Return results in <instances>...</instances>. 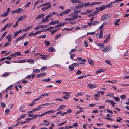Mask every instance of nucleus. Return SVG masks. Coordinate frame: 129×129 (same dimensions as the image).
I'll return each mask as SVG.
<instances>
[{"label":"nucleus","mask_w":129,"mask_h":129,"mask_svg":"<svg viewBox=\"0 0 129 129\" xmlns=\"http://www.w3.org/2000/svg\"><path fill=\"white\" fill-rule=\"evenodd\" d=\"M110 17L109 15L107 14H104L101 18V20L102 21H105L107 20V19Z\"/></svg>","instance_id":"nucleus-1"},{"label":"nucleus","mask_w":129,"mask_h":129,"mask_svg":"<svg viewBox=\"0 0 129 129\" xmlns=\"http://www.w3.org/2000/svg\"><path fill=\"white\" fill-rule=\"evenodd\" d=\"M112 46H107L105 47L103 50V51L104 52H110L111 50Z\"/></svg>","instance_id":"nucleus-2"},{"label":"nucleus","mask_w":129,"mask_h":129,"mask_svg":"<svg viewBox=\"0 0 129 129\" xmlns=\"http://www.w3.org/2000/svg\"><path fill=\"white\" fill-rule=\"evenodd\" d=\"M88 87L90 88L91 89L96 88L98 86L97 85L93 84H87Z\"/></svg>","instance_id":"nucleus-3"},{"label":"nucleus","mask_w":129,"mask_h":129,"mask_svg":"<svg viewBox=\"0 0 129 129\" xmlns=\"http://www.w3.org/2000/svg\"><path fill=\"white\" fill-rule=\"evenodd\" d=\"M80 5L82 8L83 7H85V8H86L87 7L89 6V2L83 3L81 4Z\"/></svg>","instance_id":"nucleus-4"},{"label":"nucleus","mask_w":129,"mask_h":129,"mask_svg":"<svg viewBox=\"0 0 129 129\" xmlns=\"http://www.w3.org/2000/svg\"><path fill=\"white\" fill-rule=\"evenodd\" d=\"M96 44L99 46L100 49L103 48L104 47V45L103 43H96Z\"/></svg>","instance_id":"nucleus-5"},{"label":"nucleus","mask_w":129,"mask_h":129,"mask_svg":"<svg viewBox=\"0 0 129 129\" xmlns=\"http://www.w3.org/2000/svg\"><path fill=\"white\" fill-rule=\"evenodd\" d=\"M46 73H41L40 74H38L36 75V77L37 78H40L42 76H45L46 75Z\"/></svg>","instance_id":"nucleus-6"},{"label":"nucleus","mask_w":129,"mask_h":129,"mask_svg":"<svg viewBox=\"0 0 129 129\" xmlns=\"http://www.w3.org/2000/svg\"><path fill=\"white\" fill-rule=\"evenodd\" d=\"M49 21L48 18H47V17L45 18H42L41 21L40 22V23H42L43 22H46Z\"/></svg>","instance_id":"nucleus-7"},{"label":"nucleus","mask_w":129,"mask_h":129,"mask_svg":"<svg viewBox=\"0 0 129 129\" xmlns=\"http://www.w3.org/2000/svg\"><path fill=\"white\" fill-rule=\"evenodd\" d=\"M21 33L22 29H20L18 31H16L14 33V36L13 37V38L15 37L18 35L19 33Z\"/></svg>","instance_id":"nucleus-8"},{"label":"nucleus","mask_w":129,"mask_h":129,"mask_svg":"<svg viewBox=\"0 0 129 129\" xmlns=\"http://www.w3.org/2000/svg\"><path fill=\"white\" fill-rule=\"evenodd\" d=\"M106 8V7L105 6L102 5L100 7L96 8V9L98 10L99 11H101L102 10H104Z\"/></svg>","instance_id":"nucleus-9"},{"label":"nucleus","mask_w":129,"mask_h":129,"mask_svg":"<svg viewBox=\"0 0 129 129\" xmlns=\"http://www.w3.org/2000/svg\"><path fill=\"white\" fill-rule=\"evenodd\" d=\"M23 11V10L21 8H19L15 11H13L14 13H20Z\"/></svg>","instance_id":"nucleus-10"},{"label":"nucleus","mask_w":129,"mask_h":129,"mask_svg":"<svg viewBox=\"0 0 129 129\" xmlns=\"http://www.w3.org/2000/svg\"><path fill=\"white\" fill-rule=\"evenodd\" d=\"M26 17V16L25 15L21 16L18 20L17 21H21L22 19L25 18Z\"/></svg>","instance_id":"nucleus-11"},{"label":"nucleus","mask_w":129,"mask_h":129,"mask_svg":"<svg viewBox=\"0 0 129 129\" xmlns=\"http://www.w3.org/2000/svg\"><path fill=\"white\" fill-rule=\"evenodd\" d=\"M51 6V5L50 4L48 6L46 7H45L42 8V11H45L46 10L50 8Z\"/></svg>","instance_id":"nucleus-12"},{"label":"nucleus","mask_w":129,"mask_h":129,"mask_svg":"<svg viewBox=\"0 0 129 129\" xmlns=\"http://www.w3.org/2000/svg\"><path fill=\"white\" fill-rule=\"evenodd\" d=\"M106 116L107 118V117H104V118L106 119H108L109 120H112V119L109 118H111L112 117V115L110 114H107L106 115Z\"/></svg>","instance_id":"nucleus-13"},{"label":"nucleus","mask_w":129,"mask_h":129,"mask_svg":"<svg viewBox=\"0 0 129 129\" xmlns=\"http://www.w3.org/2000/svg\"><path fill=\"white\" fill-rule=\"evenodd\" d=\"M70 1L74 4L80 3H82V2L80 1L79 0H71Z\"/></svg>","instance_id":"nucleus-14"},{"label":"nucleus","mask_w":129,"mask_h":129,"mask_svg":"<svg viewBox=\"0 0 129 129\" xmlns=\"http://www.w3.org/2000/svg\"><path fill=\"white\" fill-rule=\"evenodd\" d=\"M70 94H67L61 97V98H62L65 100H67L70 98Z\"/></svg>","instance_id":"nucleus-15"},{"label":"nucleus","mask_w":129,"mask_h":129,"mask_svg":"<svg viewBox=\"0 0 129 129\" xmlns=\"http://www.w3.org/2000/svg\"><path fill=\"white\" fill-rule=\"evenodd\" d=\"M59 22V20H56L54 22L51 21L49 24V25H54L57 23Z\"/></svg>","instance_id":"nucleus-16"},{"label":"nucleus","mask_w":129,"mask_h":129,"mask_svg":"<svg viewBox=\"0 0 129 129\" xmlns=\"http://www.w3.org/2000/svg\"><path fill=\"white\" fill-rule=\"evenodd\" d=\"M55 50L52 47H49L48 49V51L50 52H55Z\"/></svg>","instance_id":"nucleus-17"},{"label":"nucleus","mask_w":129,"mask_h":129,"mask_svg":"<svg viewBox=\"0 0 129 129\" xmlns=\"http://www.w3.org/2000/svg\"><path fill=\"white\" fill-rule=\"evenodd\" d=\"M12 34H10L8 35L7 37L6 38L8 40V42H10L11 40V36Z\"/></svg>","instance_id":"nucleus-18"},{"label":"nucleus","mask_w":129,"mask_h":129,"mask_svg":"<svg viewBox=\"0 0 129 129\" xmlns=\"http://www.w3.org/2000/svg\"><path fill=\"white\" fill-rule=\"evenodd\" d=\"M33 25H31L27 27H26L25 29L22 30V31H26L28 30L29 29L32 28L33 27Z\"/></svg>","instance_id":"nucleus-19"},{"label":"nucleus","mask_w":129,"mask_h":129,"mask_svg":"<svg viewBox=\"0 0 129 129\" xmlns=\"http://www.w3.org/2000/svg\"><path fill=\"white\" fill-rule=\"evenodd\" d=\"M66 106L63 105H61L57 109V111L61 110L64 108Z\"/></svg>","instance_id":"nucleus-20"},{"label":"nucleus","mask_w":129,"mask_h":129,"mask_svg":"<svg viewBox=\"0 0 129 129\" xmlns=\"http://www.w3.org/2000/svg\"><path fill=\"white\" fill-rule=\"evenodd\" d=\"M59 29V28H58L54 30H50V31L51 32V35H53L55 32L57 31Z\"/></svg>","instance_id":"nucleus-21"},{"label":"nucleus","mask_w":129,"mask_h":129,"mask_svg":"<svg viewBox=\"0 0 129 129\" xmlns=\"http://www.w3.org/2000/svg\"><path fill=\"white\" fill-rule=\"evenodd\" d=\"M87 60L88 63L92 66H93L94 65V63L92 60L90 59H88Z\"/></svg>","instance_id":"nucleus-22"},{"label":"nucleus","mask_w":129,"mask_h":129,"mask_svg":"<svg viewBox=\"0 0 129 129\" xmlns=\"http://www.w3.org/2000/svg\"><path fill=\"white\" fill-rule=\"evenodd\" d=\"M101 3H102V2H95L91 3L90 4V3L89 2V6H91L93 5L99 4Z\"/></svg>","instance_id":"nucleus-23"},{"label":"nucleus","mask_w":129,"mask_h":129,"mask_svg":"<svg viewBox=\"0 0 129 129\" xmlns=\"http://www.w3.org/2000/svg\"><path fill=\"white\" fill-rule=\"evenodd\" d=\"M84 93L83 92H81L78 93H77L76 94L75 96L76 97H77L78 96H81L83 94H84Z\"/></svg>","instance_id":"nucleus-24"},{"label":"nucleus","mask_w":129,"mask_h":129,"mask_svg":"<svg viewBox=\"0 0 129 129\" xmlns=\"http://www.w3.org/2000/svg\"><path fill=\"white\" fill-rule=\"evenodd\" d=\"M51 79L49 78H47L46 79H43L42 80V81L43 82H49L51 81Z\"/></svg>","instance_id":"nucleus-25"},{"label":"nucleus","mask_w":129,"mask_h":129,"mask_svg":"<svg viewBox=\"0 0 129 129\" xmlns=\"http://www.w3.org/2000/svg\"><path fill=\"white\" fill-rule=\"evenodd\" d=\"M44 43L45 45L46 46H49L50 44V42L48 41H45L44 42Z\"/></svg>","instance_id":"nucleus-26"},{"label":"nucleus","mask_w":129,"mask_h":129,"mask_svg":"<svg viewBox=\"0 0 129 129\" xmlns=\"http://www.w3.org/2000/svg\"><path fill=\"white\" fill-rule=\"evenodd\" d=\"M44 14L39 15L36 17V19H38L42 17H44Z\"/></svg>","instance_id":"nucleus-27"},{"label":"nucleus","mask_w":129,"mask_h":129,"mask_svg":"<svg viewBox=\"0 0 129 129\" xmlns=\"http://www.w3.org/2000/svg\"><path fill=\"white\" fill-rule=\"evenodd\" d=\"M69 69L70 71H73L74 69V67L72 64L69 66Z\"/></svg>","instance_id":"nucleus-28"},{"label":"nucleus","mask_w":129,"mask_h":129,"mask_svg":"<svg viewBox=\"0 0 129 129\" xmlns=\"http://www.w3.org/2000/svg\"><path fill=\"white\" fill-rule=\"evenodd\" d=\"M113 3H113V2H111L109 4L106 5V6L107 8H110L112 6Z\"/></svg>","instance_id":"nucleus-29"},{"label":"nucleus","mask_w":129,"mask_h":129,"mask_svg":"<svg viewBox=\"0 0 129 129\" xmlns=\"http://www.w3.org/2000/svg\"><path fill=\"white\" fill-rule=\"evenodd\" d=\"M82 8L80 4L77 5L76 7L75 8V9H79Z\"/></svg>","instance_id":"nucleus-30"},{"label":"nucleus","mask_w":129,"mask_h":129,"mask_svg":"<svg viewBox=\"0 0 129 129\" xmlns=\"http://www.w3.org/2000/svg\"><path fill=\"white\" fill-rule=\"evenodd\" d=\"M54 103H46L44 104H43L42 105H40L39 106H47L48 105H51L52 104H54Z\"/></svg>","instance_id":"nucleus-31"},{"label":"nucleus","mask_w":129,"mask_h":129,"mask_svg":"<svg viewBox=\"0 0 129 129\" xmlns=\"http://www.w3.org/2000/svg\"><path fill=\"white\" fill-rule=\"evenodd\" d=\"M26 36V34L25 33L23 35H22L21 37H19V38L20 40H23L24 37H25V36Z\"/></svg>","instance_id":"nucleus-32"},{"label":"nucleus","mask_w":129,"mask_h":129,"mask_svg":"<svg viewBox=\"0 0 129 129\" xmlns=\"http://www.w3.org/2000/svg\"><path fill=\"white\" fill-rule=\"evenodd\" d=\"M64 20L65 21H73L72 18H67L65 19Z\"/></svg>","instance_id":"nucleus-33"},{"label":"nucleus","mask_w":129,"mask_h":129,"mask_svg":"<svg viewBox=\"0 0 129 129\" xmlns=\"http://www.w3.org/2000/svg\"><path fill=\"white\" fill-rule=\"evenodd\" d=\"M93 11L92 10H89L88 9H87L86 10V11L87 14L90 13L92 12Z\"/></svg>","instance_id":"nucleus-34"},{"label":"nucleus","mask_w":129,"mask_h":129,"mask_svg":"<svg viewBox=\"0 0 129 129\" xmlns=\"http://www.w3.org/2000/svg\"><path fill=\"white\" fill-rule=\"evenodd\" d=\"M71 11V10L70 9H67L64 11L65 14H68Z\"/></svg>","instance_id":"nucleus-35"},{"label":"nucleus","mask_w":129,"mask_h":129,"mask_svg":"<svg viewBox=\"0 0 129 129\" xmlns=\"http://www.w3.org/2000/svg\"><path fill=\"white\" fill-rule=\"evenodd\" d=\"M104 71L102 70V69H100L99 70H98V71H96L95 72V73L96 74H97L98 73H101L103 72H104Z\"/></svg>","instance_id":"nucleus-36"},{"label":"nucleus","mask_w":129,"mask_h":129,"mask_svg":"<svg viewBox=\"0 0 129 129\" xmlns=\"http://www.w3.org/2000/svg\"><path fill=\"white\" fill-rule=\"evenodd\" d=\"M44 32V31H42V30H39L38 31H36L35 33H34V36H36L37 34L40 33L41 32Z\"/></svg>","instance_id":"nucleus-37"},{"label":"nucleus","mask_w":129,"mask_h":129,"mask_svg":"<svg viewBox=\"0 0 129 129\" xmlns=\"http://www.w3.org/2000/svg\"><path fill=\"white\" fill-rule=\"evenodd\" d=\"M10 74V73H6L5 74H4L3 75H2V77H7Z\"/></svg>","instance_id":"nucleus-38"},{"label":"nucleus","mask_w":129,"mask_h":129,"mask_svg":"<svg viewBox=\"0 0 129 129\" xmlns=\"http://www.w3.org/2000/svg\"><path fill=\"white\" fill-rule=\"evenodd\" d=\"M82 74V72L81 71L78 70L76 73V74L77 75H79Z\"/></svg>","instance_id":"nucleus-39"},{"label":"nucleus","mask_w":129,"mask_h":129,"mask_svg":"<svg viewBox=\"0 0 129 129\" xmlns=\"http://www.w3.org/2000/svg\"><path fill=\"white\" fill-rule=\"evenodd\" d=\"M105 62L106 63H107V64H109V65H112V64H111V62L109 60H105Z\"/></svg>","instance_id":"nucleus-40"},{"label":"nucleus","mask_w":129,"mask_h":129,"mask_svg":"<svg viewBox=\"0 0 129 129\" xmlns=\"http://www.w3.org/2000/svg\"><path fill=\"white\" fill-rule=\"evenodd\" d=\"M114 99L116 101H118L120 100V99L119 97H114Z\"/></svg>","instance_id":"nucleus-41"},{"label":"nucleus","mask_w":129,"mask_h":129,"mask_svg":"<svg viewBox=\"0 0 129 129\" xmlns=\"http://www.w3.org/2000/svg\"><path fill=\"white\" fill-rule=\"evenodd\" d=\"M27 61L29 63H34V61L33 59H29L27 60Z\"/></svg>","instance_id":"nucleus-42"},{"label":"nucleus","mask_w":129,"mask_h":129,"mask_svg":"<svg viewBox=\"0 0 129 129\" xmlns=\"http://www.w3.org/2000/svg\"><path fill=\"white\" fill-rule=\"evenodd\" d=\"M49 95V93H45L43 94H42L40 96H41V98L42 97H43V96H48V95Z\"/></svg>","instance_id":"nucleus-43"},{"label":"nucleus","mask_w":129,"mask_h":129,"mask_svg":"<svg viewBox=\"0 0 129 129\" xmlns=\"http://www.w3.org/2000/svg\"><path fill=\"white\" fill-rule=\"evenodd\" d=\"M10 112V110L9 109H7L5 110V112L6 113V115H8V113Z\"/></svg>","instance_id":"nucleus-44"},{"label":"nucleus","mask_w":129,"mask_h":129,"mask_svg":"<svg viewBox=\"0 0 129 129\" xmlns=\"http://www.w3.org/2000/svg\"><path fill=\"white\" fill-rule=\"evenodd\" d=\"M15 54L20 56H21L22 55L21 54V52H16L15 53Z\"/></svg>","instance_id":"nucleus-45"},{"label":"nucleus","mask_w":129,"mask_h":129,"mask_svg":"<svg viewBox=\"0 0 129 129\" xmlns=\"http://www.w3.org/2000/svg\"><path fill=\"white\" fill-rule=\"evenodd\" d=\"M106 24V23H104L103 24H102L101 26L99 28L100 29H102V28H103V26H104V25H105Z\"/></svg>","instance_id":"nucleus-46"},{"label":"nucleus","mask_w":129,"mask_h":129,"mask_svg":"<svg viewBox=\"0 0 129 129\" xmlns=\"http://www.w3.org/2000/svg\"><path fill=\"white\" fill-rule=\"evenodd\" d=\"M126 96L125 95H122L120 96V97L122 99H124L126 98Z\"/></svg>","instance_id":"nucleus-47"},{"label":"nucleus","mask_w":129,"mask_h":129,"mask_svg":"<svg viewBox=\"0 0 129 129\" xmlns=\"http://www.w3.org/2000/svg\"><path fill=\"white\" fill-rule=\"evenodd\" d=\"M12 88V85H11L9 86L8 87L6 90H9L11 89Z\"/></svg>","instance_id":"nucleus-48"},{"label":"nucleus","mask_w":129,"mask_h":129,"mask_svg":"<svg viewBox=\"0 0 129 129\" xmlns=\"http://www.w3.org/2000/svg\"><path fill=\"white\" fill-rule=\"evenodd\" d=\"M72 65L73 66V67H76L77 66H79V65L77 63H73L72 64Z\"/></svg>","instance_id":"nucleus-49"},{"label":"nucleus","mask_w":129,"mask_h":129,"mask_svg":"<svg viewBox=\"0 0 129 129\" xmlns=\"http://www.w3.org/2000/svg\"><path fill=\"white\" fill-rule=\"evenodd\" d=\"M18 24V22L17 21H16V24L15 25L13 24V26L14 28H15L17 27Z\"/></svg>","instance_id":"nucleus-50"},{"label":"nucleus","mask_w":129,"mask_h":129,"mask_svg":"<svg viewBox=\"0 0 129 129\" xmlns=\"http://www.w3.org/2000/svg\"><path fill=\"white\" fill-rule=\"evenodd\" d=\"M84 46L85 47H87L88 46V45L86 40H85L84 41Z\"/></svg>","instance_id":"nucleus-51"},{"label":"nucleus","mask_w":129,"mask_h":129,"mask_svg":"<svg viewBox=\"0 0 129 129\" xmlns=\"http://www.w3.org/2000/svg\"><path fill=\"white\" fill-rule=\"evenodd\" d=\"M46 35H42V36H39L38 37H37L38 38H46Z\"/></svg>","instance_id":"nucleus-52"},{"label":"nucleus","mask_w":129,"mask_h":129,"mask_svg":"<svg viewBox=\"0 0 129 129\" xmlns=\"http://www.w3.org/2000/svg\"><path fill=\"white\" fill-rule=\"evenodd\" d=\"M31 3L30 2H29L27 3L25 5V7H28L30 5Z\"/></svg>","instance_id":"nucleus-53"},{"label":"nucleus","mask_w":129,"mask_h":129,"mask_svg":"<svg viewBox=\"0 0 129 129\" xmlns=\"http://www.w3.org/2000/svg\"><path fill=\"white\" fill-rule=\"evenodd\" d=\"M61 35L60 34H59L55 36V38L56 39H57L60 37Z\"/></svg>","instance_id":"nucleus-54"},{"label":"nucleus","mask_w":129,"mask_h":129,"mask_svg":"<svg viewBox=\"0 0 129 129\" xmlns=\"http://www.w3.org/2000/svg\"><path fill=\"white\" fill-rule=\"evenodd\" d=\"M25 107H24V106H23V105H22V106L20 108V111L22 112H24L25 111H23V110H22V109Z\"/></svg>","instance_id":"nucleus-55"},{"label":"nucleus","mask_w":129,"mask_h":129,"mask_svg":"<svg viewBox=\"0 0 129 129\" xmlns=\"http://www.w3.org/2000/svg\"><path fill=\"white\" fill-rule=\"evenodd\" d=\"M50 4V2H47L45 3L42 4V6H46L48 5L49 4Z\"/></svg>","instance_id":"nucleus-56"},{"label":"nucleus","mask_w":129,"mask_h":129,"mask_svg":"<svg viewBox=\"0 0 129 129\" xmlns=\"http://www.w3.org/2000/svg\"><path fill=\"white\" fill-rule=\"evenodd\" d=\"M7 32L6 31L2 35V37L1 38H1V39L2 40V39L4 37L6 36V34L7 33Z\"/></svg>","instance_id":"nucleus-57"},{"label":"nucleus","mask_w":129,"mask_h":129,"mask_svg":"<svg viewBox=\"0 0 129 129\" xmlns=\"http://www.w3.org/2000/svg\"><path fill=\"white\" fill-rule=\"evenodd\" d=\"M1 105L3 108H5L6 106V105L4 102H2L1 104Z\"/></svg>","instance_id":"nucleus-58"},{"label":"nucleus","mask_w":129,"mask_h":129,"mask_svg":"<svg viewBox=\"0 0 129 129\" xmlns=\"http://www.w3.org/2000/svg\"><path fill=\"white\" fill-rule=\"evenodd\" d=\"M99 23V22H97L96 21H93V22L92 23V24L93 25V26H95V25L97 23Z\"/></svg>","instance_id":"nucleus-59"},{"label":"nucleus","mask_w":129,"mask_h":129,"mask_svg":"<svg viewBox=\"0 0 129 129\" xmlns=\"http://www.w3.org/2000/svg\"><path fill=\"white\" fill-rule=\"evenodd\" d=\"M46 55H43L42 57H41V59L43 60H45L46 58Z\"/></svg>","instance_id":"nucleus-60"},{"label":"nucleus","mask_w":129,"mask_h":129,"mask_svg":"<svg viewBox=\"0 0 129 129\" xmlns=\"http://www.w3.org/2000/svg\"><path fill=\"white\" fill-rule=\"evenodd\" d=\"M99 11H96L91 14L92 15H95Z\"/></svg>","instance_id":"nucleus-61"},{"label":"nucleus","mask_w":129,"mask_h":129,"mask_svg":"<svg viewBox=\"0 0 129 129\" xmlns=\"http://www.w3.org/2000/svg\"><path fill=\"white\" fill-rule=\"evenodd\" d=\"M40 72V71L39 69H35L34 70L33 72L35 73L36 72Z\"/></svg>","instance_id":"nucleus-62"},{"label":"nucleus","mask_w":129,"mask_h":129,"mask_svg":"<svg viewBox=\"0 0 129 129\" xmlns=\"http://www.w3.org/2000/svg\"><path fill=\"white\" fill-rule=\"evenodd\" d=\"M8 15V14L7 13H5L1 15L2 17L6 16Z\"/></svg>","instance_id":"nucleus-63"},{"label":"nucleus","mask_w":129,"mask_h":129,"mask_svg":"<svg viewBox=\"0 0 129 129\" xmlns=\"http://www.w3.org/2000/svg\"><path fill=\"white\" fill-rule=\"evenodd\" d=\"M55 83L58 84H60L61 82V80H58L55 81Z\"/></svg>","instance_id":"nucleus-64"}]
</instances>
